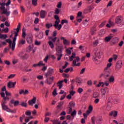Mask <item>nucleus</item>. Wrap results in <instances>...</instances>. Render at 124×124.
Listing matches in <instances>:
<instances>
[{
    "mask_svg": "<svg viewBox=\"0 0 124 124\" xmlns=\"http://www.w3.org/2000/svg\"><path fill=\"white\" fill-rule=\"evenodd\" d=\"M112 66V63H108L107 67L104 69V73L101 74L99 76V78H102L103 77L105 79H109V77L111 76V72L109 70V67Z\"/></svg>",
    "mask_w": 124,
    "mask_h": 124,
    "instance_id": "f257e3e1",
    "label": "nucleus"
},
{
    "mask_svg": "<svg viewBox=\"0 0 124 124\" xmlns=\"http://www.w3.org/2000/svg\"><path fill=\"white\" fill-rule=\"evenodd\" d=\"M102 55V53L100 52V50H98L97 48H95L93 51V62H96V63H98V59H100Z\"/></svg>",
    "mask_w": 124,
    "mask_h": 124,
    "instance_id": "f03ea898",
    "label": "nucleus"
},
{
    "mask_svg": "<svg viewBox=\"0 0 124 124\" xmlns=\"http://www.w3.org/2000/svg\"><path fill=\"white\" fill-rule=\"evenodd\" d=\"M58 42H60V39H58L56 41V50L57 52V60L58 61H61V59H62V51H63V48L62 46H58Z\"/></svg>",
    "mask_w": 124,
    "mask_h": 124,
    "instance_id": "7ed1b4c3",
    "label": "nucleus"
},
{
    "mask_svg": "<svg viewBox=\"0 0 124 124\" xmlns=\"http://www.w3.org/2000/svg\"><path fill=\"white\" fill-rule=\"evenodd\" d=\"M5 3H1V7H0V9L1 10L0 13L1 14H5L6 16H9L10 15V12L8 11L7 10L5 9Z\"/></svg>",
    "mask_w": 124,
    "mask_h": 124,
    "instance_id": "20e7f679",
    "label": "nucleus"
},
{
    "mask_svg": "<svg viewBox=\"0 0 124 124\" xmlns=\"http://www.w3.org/2000/svg\"><path fill=\"white\" fill-rule=\"evenodd\" d=\"M49 39H51V41H48V45L51 49H53L55 47V45H54V43L53 42H56V40L58 39V37H49Z\"/></svg>",
    "mask_w": 124,
    "mask_h": 124,
    "instance_id": "39448f33",
    "label": "nucleus"
},
{
    "mask_svg": "<svg viewBox=\"0 0 124 124\" xmlns=\"http://www.w3.org/2000/svg\"><path fill=\"white\" fill-rule=\"evenodd\" d=\"M18 56L21 60H28L29 59V55L27 53H24L22 51L19 53Z\"/></svg>",
    "mask_w": 124,
    "mask_h": 124,
    "instance_id": "423d86ee",
    "label": "nucleus"
},
{
    "mask_svg": "<svg viewBox=\"0 0 124 124\" xmlns=\"http://www.w3.org/2000/svg\"><path fill=\"white\" fill-rule=\"evenodd\" d=\"M60 22H61V20L60 19L56 20V21H55V24H54V25H53V26L55 27V28L57 29L58 30V31H60L62 28V24L59 25V24H60Z\"/></svg>",
    "mask_w": 124,
    "mask_h": 124,
    "instance_id": "0eeeda50",
    "label": "nucleus"
},
{
    "mask_svg": "<svg viewBox=\"0 0 124 124\" xmlns=\"http://www.w3.org/2000/svg\"><path fill=\"white\" fill-rule=\"evenodd\" d=\"M123 64V62H122V61H118L115 66V70L116 71H119L121 68H122V65Z\"/></svg>",
    "mask_w": 124,
    "mask_h": 124,
    "instance_id": "6e6552de",
    "label": "nucleus"
},
{
    "mask_svg": "<svg viewBox=\"0 0 124 124\" xmlns=\"http://www.w3.org/2000/svg\"><path fill=\"white\" fill-rule=\"evenodd\" d=\"M80 61V58L77 57L76 59L74 60L73 61V66H80V63H77L76 62H78Z\"/></svg>",
    "mask_w": 124,
    "mask_h": 124,
    "instance_id": "1a4fd4ad",
    "label": "nucleus"
},
{
    "mask_svg": "<svg viewBox=\"0 0 124 124\" xmlns=\"http://www.w3.org/2000/svg\"><path fill=\"white\" fill-rule=\"evenodd\" d=\"M6 103H7L1 102V108L3 110H4V111H6L7 112V110H8V109H9V108H8V106L7 105H6Z\"/></svg>",
    "mask_w": 124,
    "mask_h": 124,
    "instance_id": "9d476101",
    "label": "nucleus"
},
{
    "mask_svg": "<svg viewBox=\"0 0 124 124\" xmlns=\"http://www.w3.org/2000/svg\"><path fill=\"white\" fill-rule=\"evenodd\" d=\"M47 15V12L44 10H42L40 13V18L41 19H44Z\"/></svg>",
    "mask_w": 124,
    "mask_h": 124,
    "instance_id": "9b49d317",
    "label": "nucleus"
},
{
    "mask_svg": "<svg viewBox=\"0 0 124 124\" xmlns=\"http://www.w3.org/2000/svg\"><path fill=\"white\" fill-rule=\"evenodd\" d=\"M16 40H17V37H14L13 40V43L12 45V50L14 51L15 49V46L16 45Z\"/></svg>",
    "mask_w": 124,
    "mask_h": 124,
    "instance_id": "f8f14e48",
    "label": "nucleus"
},
{
    "mask_svg": "<svg viewBox=\"0 0 124 124\" xmlns=\"http://www.w3.org/2000/svg\"><path fill=\"white\" fill-rule=\"evenodd\" d=\"M35 102H36V97H33V99L31 100H29L28 101V103L29 105H30L31 106H32L33 104H35Z\"/></svg>",
    "mask_w": 124,
    "mask_h": 124,
    "instance_id": "ddd939ff",
    "label": "nucleus"
},
{
    "mask_svg": "<svg viewBox=\"0 0 124 124\" xmlns=\"http://www.w3.org/2000/svg\"><path fill=\"white\" fill-rule=\"evenodd\" d=\"M20 28H21V23H18L17 29H15L16 31V32H15V37H17V36H18V32L20 31Z\"/></svg>",
    "mask_w": 124,
    "mask_h": 124,
    "instance_id": "4468645a",
    "label": "nucleus"
},
{
    "mask_svg": "<svg viewBox=\"0 0 124 124\" xmlns=\"http://www.w3.org/2000/svg\"><path fill=\"white\" fill-rule=\"evenodd\" d=\"M15 85H16V82H12L10 81L8 83V88L9 89H11V88H14L15 87Z\"/></svg>",
    "mask_w": 124,
    "mask_h": 124,
    "instance_id": "2eb2a0df",
    "label": "nucleus"
},
{
    "mask_svg": "<svg viewBox=\"0 0 124 124\" xmlns=\"http://www.w3.org/2000/svg\"><path fill=\"white\" fill-rule=\"evenodd\" d=\"M109 116L110 117L113 116L114 118H116L117 116H118V111L113 110L109 113Z\"/></svg>",
    "mask_w": 124,
    "mask_h": 124,
    "instance_id": "dca6fc26",
    "label": "nucleus"
},
{
    "mask_svg": "<svg viewBox=\"0 0 124 124\" xmlns=\"http://www.w3.org/2000/svg\"><path fill=\"white\" fill-rule=\"evenodd\" d=\"M108 93V89L105 88L101 90V94L102 96H104L106 93Z\"/></svg>",
    "mask_w": 124,
    "mask_h": 124,
    "instance_id": "f3484780",
    "label": "nucleus"
},
{
    "mask_svg": "<svg viewBox=\"0 0 124 124\" xmlns=\"http://www.w3.org/2000/svg\"><path fill=\"white\" fill-rule=\"evenodd\" d=\"M61 39L62 40H63V43L64 45H69V41H68V40L65 39V38H64L63 37H62L61 38Z\"/></svg>",
    "mask_w": 124,
    "mask_h": 124,
    "instance_id": "a211bd4d",
    "label": "nucleus"
},
{
    "mask_svg": "<svg viewBox=\"0 0 124 124\" xmlns=\"http://www.w3.org/2000/svg\"><path fill=\"white\" fill-rule=\"evenodd\" d=\"M100 96V93L98 92H94L93 93V98H98Z\"/></svg>",
    "mask_w": 124,
    "mask_h": 124,
    "instance_id": "6ab92c4d",
    "label": "nucleus"
},
{
    "mask_svg": "<svg viewBox=\"0 0 124 124\" xmlns=\"http://www.w3.org/2000/svg\"><path fill=\"white\" fill-rule=\"evenodd\" d=\"M116 24H120V23H123L124 21L121 19V17L118 16L116 19Z\"/></svg>",
    "mask_w": 124,
    "mask_h": 124,
    "instance_id": "aec40b11",
    "label": "nucleus"
},
{
    "mask_svg": "<svg viewBox=\"0 0 124 124\" xmlns=\"http://www.w3.org/2000/svg\"><path fill=\"white\" fill-rule=\"evenodd\" d=\"M27 41L28 43H29V44L32 43V38L31 36H27Z\"/></svg>",
    "mask_w": 124,
    "mask_h": 124,
    "instance_id": "412c9836",
    "label": "nucleus"
},
{
    "mask_svg": "<svg viewBox=\"0 0 124 124\" xmlns=\"http://www.w3.org/2000/svg\"><path fill=\"white\" fill-rule=\"evenodd\" d=\"M111 42L112 44H117V43L118 42H119V38L115 37V38H113L112 39Z\"/></svg>",
    "mask_w": 124,
    "mask_h": 124,
    "instance_id": "4be33fe9",
    "label": "nucleus"
},
{
    "mask_svg": "<svg viewBox=\"0 0 124 124\" xmlns=\"http://www.w3.org/2000/svg\"><path fill=\"white\" fill-rule=\"evenodd\" d=\"M11 103L14 104V106H17V105L20 103V102H19V101H14V100H12L11 101Z\"/></svg>",
    "mask_w": 124,
    "mask_h": 124,
    "instance_id": "5701e85b",
    "label": "nucleus"
},
{
    "mask_svg": "<svg viewBox=\"0 0 124 124\" xmlns=\"http://www.w3.org/2000/svg\"><path fill=\"white\" fill-rule=\"evenodd\" d=\"M108 82H109V83H114V82H115V77L113 76H111L108 78Z\"/></svg>",
    "mask_w": 124,
    "mask_h": 124,
    "instance_id": "b1692460",
    "label": "nucleus"
},
{
    "mask_svg": "<svg viewBox=\"0 0 124 124\" xmlns=\"http://www.w3.org/2000/svg\"><path fill=\"white\" fill-rule=\"evenodd\" d=\"M62 83H63V80L60 81L57 83L58 87H59L60 90L62 88Z\"/></svg>",
    "mask_w": 124,
    "mask_h": 124,
    "instance_id": "393cba45",
    "label": "nucleus"
},
{
    "mask_svg": "<svg viewBox=\"0 0 124 124\" xmlns=\"http://www.w3.org/2000/svg\"><path fill=\"white\" fill-rule=\"evenodd\" d=\"M95 31H96V29L95 27L91 28V33L92 35H94V33H95Z\"/></svg>",
    "mask_w": 124,
    "mask_h": 124,
    "instance_id": "a878e982",
    "label": "nucleus"
},
{
    "mask_svg": "<svg viewBox=\"0 0 124 124\" xmlns=\"http://www.w3.org/2000/svg\"><path fill=\"white\" fill-rule=\"evenodd\" d=\"M112 38L113 36H108L105 38V41H106V42H109V41H110V40H111V39H112Z\"/></svg>",
    "mask_w": 124,
    "mask_h": 124,
    "instance_id": "bb28decb",
    "label": "nucleus"
},
{
    "mask_svg": "<svg viewBox=\"0 0 124 124\" xmlns=\"http://www.w3.org/2000/svg\"><path fill=\"white\" fill-rule=\"evenodd\" d=\"M6 42H8L9 44L10 47L12 48V41L10 39H7L6 40Z\"/></svg>",
    "mask_w": 124,
    "mask_h": 124,
    "instance_id": "cd10ccee",
    "label": "nucleus"
},
{
    "mask_svg": "<svg viewBox=\"0 0 124 124\" xmlns=\"http://www.w3.org/2000/svg\"><path fill=\"white\" fill-rule=\"evenodd\" d=\"M26 43V40H25L23 39H21L19 41V45H24V44H25Z\"/></svg>",
    "mask_w": 124,
    "mask_h": 124,
    "instance_id": "c85d7f7f",
    "label": "nucleus"
},
{
    "mask_svg": "<svg viewBox=\"0 0 124 124\" xmlns=\"http://www.w3.org/2000/svg\"><path fill=\"white\" fill-rule=\"evenodd\" d=\"M53 26V24L52 23H47L46 24V29H50V28H52V27Z\"/></svg>",
    "mask_w": 124,
    "mask_h": 124,
    "instance_id": "c756f323",
    "label": "nucleus"
},
{
    "mask_svg": "<svg viewBox=\"0 0 124 124\" xmlns=\"http://www.w3.org/2000/svg\"><path fill=\"white\" fill-rule=\"evenodd\" d=\"M76 57V54H75V52H73L72 53V55L69 58V60H70V62H72V61H73V59Z\"/></svg>",
    "mask_w": 124,
    "mask_h": 124,
    "instance_id": "7c9ffc66",
    "label": "nucleus"
},
{
    "mask_svg": "<svg viewBox=\"0 0 124 124\" xmlns=\"http://www.w3.org/2000/svg\"><path fill=\"white\" fill-rule=\"evenodd\" d=\"M26 35H27V34H26V29L23 28V29H22V37H23V38H26Z\"/></svg>",
    "mask_w": 124,
    "mask_h": 124,
    "instance_id": "2f4dec72",
    "label": "nucleus"
},
{
    "mask_svg": "<svg viewBox=\"0 0 124 124\" xmlns=\"http://www.w3.org/2000/svg\"><path fill=\"white\" fill-rule=\"evenodd\" d=\"M8 96H5L3 98V100H2L1 102H5L7 103V100H9V97H7Z\"/></svg>",
    "mask_w": 124,
    "mask_h": 124,
    "instance_id": "473e14b6",
    "label": "nucleus"
},
{
    "mask_svg": "<svg viewBox=\"0 0 124 124\" xmlns=\"http://www.w3.org/2000/svg\"><path fill=\"white\" fill-rule=\"evenodd\" d=\"M53 73H54V69L51 68H49L47 70V74H53Z\"/></svg>",
    "mask_w": 124,
    "mask_h": 124,
    "instance_id": "72a5a7b5",
    "label": "nucleus"
},
{
    "mask_svg": "<svg viewBox=\"0 0 124 124\" xmlns=\"http://www.w3.org/2000/svg\"><path fill=\"white\" fill-rule=\"evenodd\" d=\"M102 122V119L100 118H98L96 120V123L97 124H101Z\"/></svg>",
    "mask_w": 124,
    "mask_h": 124,
    "instance_id": "f704fd0d",
    "label": "nucleus"
},
{
    "mask_svg": "<svg viewBox=\"0 0 124 124\" xmlns=\"http://www.w3.org/2000/svg\"><path fill=\"white\" fill-rule=\"evenodd\" d=\"M68 21L66 19H62L61 21V25L62 26L63 24H68Z\"/></svg>",
    "mask_w": 124,
    "mask_h": 124,
    "instance_id": "c9c22d12",
    "label": "nucleus"
},
{
    "mask_svg": "<svg viewBox=\"0 0 124 124\" xmlns=\"http://www.w3.org/2000/svg\"><path fill=\"white\" fill-rule=\"evenodd\" d=\"M37 0H32V4L34 6H36V5H37Z\"/></svg>",
    "mask_w": 124,
    "mask_h": 124,
    "instance_id": "e433bc0d",
    "label": "nucleus"
},
{
    "mask_svg": "<svg viewBox=\"0 0 124 124\" xmlns=\"http://www.w3.org/2000/svg\"><path fill=\"white\" fill-rule=\"evenodd\" d=\"M7 38V35L6 34H0V38L5 39Z\"/></svg>",
    "mask_w": 124,
    "mask_h": 124,
    "instance_id": "4c0bfd02",
    "label": "nucleus"
},
{
    "mask_svg": "<svg viewBox=\"0 0 124 124\" xmlns=\"http://www.w3.org/2000/svg\"><path fill=\"white\" fill-rule=\"evenodd\" d=\"M83 25H84V26H85V27H87L89 23V21L88 20H87V19H85L83 22Z\"/></svg>",
    "mask_w": 124,
    "mask_h": 124,
    "instance_id": "58836bf2",
    "label": "nucleus"
},
{
    "mask_svg": "<svg viewBox=\"0 0 124 124\" xmlns=\"http://www.w3.org/2000/svg\"><path fill=\"white\" fill-rule=\"evenodd\" d=\"M41 65L45 66V64L43 63V61H40L38 63V66H41Z\"/></svg>",
    "mask_w": 124,
    "mask_h": 124,
    "instance_id": "ea45409f",
    "label": "nucleus"
},
{
    "mask_svg": "<svg viewBox=\"0 0 124 124\" xmlns=\"http://www.w3.org/2000/svg\"><path fill=\"white\" fill-rule=\"evenodd\" d=\"M69 107H71L72 108L74 107V106H75V103L73 102H70L69 103Z\"/></svg>",
    "mask_w": 124,
    "mask_h": 124,
    "instance_id": "a19ab883",
    "label": "nucleus"
},
{
    "mask_svg": "<svg viewBox=\"0 0 124 124\" xmlns=\"http://www.w3.org/2000/svg\"><path fill=\"white\" fill-rule=\"evenodd\" d=\"M32 48H33V46L30 45L28 47V52H31V50H32Z\"/></svg>",
    "mask_w": 124,
    "mask_h": 124,
    "instance_id": "79ce46f5",
    "label": "nucleus"
},
{
    "mask_svg": "<svg viewBox=\"0 0 124 124\" xmlns=\"http://www.w3.org/2000/svg\"><path fill=\"white\" fill-rule=\"evenodd\" d=\"M98 44V40H95L94 42H93V46L94 47L97 46Z\"/></svg>",
    "mask_w": 124,
    "mask_h": 124,
    "instance_id": "37998d69",
    "label": "nucleus"
},
{
    "mask_svg": "<svg viewBox=\"0 0 124 124\" xmlns=\"http://www.w3.org/2000/svg\"><path fill=\"white\" fill-rule=\"evenodd\" d=\"M76 110H74V111H73L71 115L72 116V117H73V118H74V117H75V116H76Z\"/></svg>",
    "mask_w": 124,
    "mask_h": 124,
    "instance_id": "c03bdc74",
    "label": "nucleus"
},
{
    "mask_svg": "<svg viewBox=\"0 0 124 124\" xmlns=\"http://www.w3.org/2000/svg\"><path fill=\"white\" fill-rule=\"evenodd\" d=\"M16 76V75L15 74H11L9 75L8 77V79H12V78H14Z\"/></svg>",
    "mask_w": 124,
    "mask_h": 124,
    "instance_id": "a18cd8bd",
    "label": "nucleus"
},
{
    "mask_svg": "<svg viewBox=\"0 0 124 124\" xmlns=\"http://www.w3.org/2000/svg\"><path fill=\"white\" fill-rule=\"evenodd\" d=\"M93 6H90L89 7H88V12H91L92 11V10H93Z\"/></svg>",
    "mask_w": 124,
    "mask_h": 124,
    "instance_id": "49530a36",
    "label": "nucleus"
},
{
    "mask_svg": "<svg viewBox=\"0 0 124 124\" xmlns=\"http://www.w3.org/2000/svg\"><path fill=\"white\" fill-rule=\"evenodd\" d=\"M61 12V10L59 9L58 8H56L55 10V14H59Z\"/></svg>",
    "mask_w": 124,
    "mask_h": 124,
    "instance_id": "de8ad7c7",
    "label": "nucleus"
},
{
    "mask_svg": "<svg viewBox=\"0 0 124 124\" xmlns=\"http://www.w3.org/2000/svg\"><path fill=\"white\" fill-rule=\"evenodd\" d=\"M41 44V42H38L37 40H35V45H37V46H39Z\"/></svg>",
    "mask_w": 124,
    "mask_h": 124,
    "instance_id": "09e8293b",
    "label": "nucleus"
},
{
    "mask_svg": "<svg viewBox=\"0 0 124 124\" xmlns=\"http://www.w3.org/2000/svg\"><path fill=\"white\" fill-rule=\"evenodd\" d=\"M91 120L93 124H95V117L93 116L91 118Z\"/></svg>",
    "mask_w": 124,
    "mask_h": 124,
    "instance_id": "8fccbe9b",
    "label": "nucleus"
},
{
    "mask_svg": "<svg viewBox=\"0 0 124 124\" xmlns=\"http://www.w3.org/2000/svg\"><path fill=\"white\" fill-rule=\"evenodd\" d=\"M66 52L68 55H71V50H70V48H68L66 49Z\"/></svg>",
    "mask_w": 124,
    "mask_h": 124,
    "instance_id": "3c124183",
    "label": "nucleus"
},
{
    "mask_svg": "<svg viewBox=\"0 0 124 124\" xmlns=\"http://www.w3.org/2000/svg\"><path fill=\"white\" fill-rule=\"evenodd\" d=\"M25 115H26V116H31V112L30 110H28L25 112Z\"/></svg>",
    "mask_w": 124,
    "mask_h": 124,
    "instance_id": "603ef678",
    "label": "nucleus"
},
{
    "mask_svg": "<svg viewBox=\"0 0 124 124\" xmlns=\"http://www.w3.org/2000/svg\"><path fill=\"white\" fill-rule=\"evenodd\" d=\"M49 59V56L48 55H46V57H45V58L44 59V62H47L48 61V60Z\"/></svg>",
    "mask_w": 124,
    "mask_h": 124,
    "instance_id": "864d4df0",
    "label": "nucleus"
},
{
    "mask_svg": "<svg viewBox=\"0 0 124 124\" xmlns=\"http://www.w3.org/2000/svg\"><path fill=\"white\" fill-rule=\"evenodd\" d=\"M85 71H86V68H82L80 71V75L84 74V73H85Z\"/></svg>",
    "mask_w": 124,
    "mask_h": 124,
    "instance_id": "5fc2aeb1",
    "label": "nucleus"
},
{
    "mask_svg": "<svg viewBox=\"0 0 124 124\" xmlns=\"http://www.w3.org/2000/svg\"><path fill=\"white\" fill-rule=\"evenodd\" d=\"M21 106H22L23 107H27V106H28V104L27 103H25V102H22L21 104Z\"/></svg>",
    "mask_w": 124,
    "mask_h": 124,
    "instance_id": "6e6d98bb",
    "label": "nucleus"
},
{
    "mask_svg": "<svg viewBox=\"0 0 124 124\" xmlns=\"http://www.w3.org/2000/svg\"><path fill=\"white\" fill-rule=\"evenodd\" d=\"M53 95H54V96H56V95H57L58 94V93H57V89H55L53 93H52Z\"/></svg>",
    "mask_w": 124,
    "mask_h": 124,
    "instance_id": "4d7b16f0",
    "label": "nucleus"
},
{
    "mask_svg": "<svg viewBox=\"0 0 124 124\" xmlns=\"http://www.w3.org/2000/svg\"><path fill=\"white\" fill-rule=\"evenodd\" d=\"M78 93H82L83 92V89H82L81 88H79L78 90Z\"/></svg>",
    "mask_w": 124,
    "mask_h": 124,
    "instance_id": "13d9d810",
    "label": "nucleus"
},
{
    "mask_svg": "<svg viewBox=\"0 0 124 124\" xmlns=\"http://www.w3.org/2000/svg\"><path fill=\"white\" fill-rule=\"evenodd\" d=\"M44 121L45 123H48L50 121V118L46 117Z\"/></svg>",
    "mask_w": 124,
    "mask_h": 124,
    "instance_id": "bf43d9fd",
    "label": "nucleus"
},
{
    "mask_svg": "<svg viewBox=\"0 0 124 124\" xmlns=\"http://www.w3.org/2000/svg\"><path fill=\"white\" fill-rule=\"evenodd\" d=\"M56 36H57V31H53L52 36L51 37L54 38V37H56Z\"/></svg>",
    "mask_w": 124,
    "mask_h": 124,
    "instance_id": "052dcab7",
    "label": "nucleus"
},
{
    "mask_svg": "<svg viewBox=\"0 0 124 124\" xmlns=\"http://www.w3.org/2000/svg\"><path fill=\"white\" fill-rule=\"evenodd\" d=\"M46 82L48 84V85H51V84H52V82L50 81V78H46Z\"/></svg>",
    "mask_w": 124,
    "mask_h": 124,
    "instance_id": "680f3d73",
    "label": "nucleus"
},
{
    "mask_svg": "<svg viewBox=\"0 0 124 124\" xmlns=\"http://www.w3.org/2000/svg\"><path fill=\"white\" fill-rule=\"evenodd\" d=\"M25 118V115H23L22 117H20V122H21V123H23V120H24V119Z\"/></svg>",
    "mask_w": 124,
    "mask_h": 124,
    "instance_id": "e2e57ef3",
    "label": "nucleus"
},
{
    "mask_svg": "<svg viewBox=\"0 0 124 124\" xmlns=\"http://www.w3.org/2000/svg\"><path fill=\"white\" fill-rule=\"evenodd\" d=\"M7 112H10V113H15V112H16V110L15 109L14 110H12L9 108L8 110H7Z\"/></svg>",
    "mask_w": 124,
    "mask_h": 124,
    "instance_id": "0e129e2a",
    "label": "nucleus"
},
{
    "mask_svg": "<svg viewBox=\"0 0 124 124\" xmlns=\"http://www.w3.org/2000/svg\"><path fill=\"white\" fill-rule=\"evenodd\" d=\"M4 63L5 64H7V65H10V62L8 61V60L4 61Z\"/></svg>",
    "mask_w": 124,
    "mask_h": 124,
    "instance_id": "69168bd1",
    "label": "nucleus"
},
{
    "mask_svg": "<svg viewBox=\"0 0 124 124\" xmlns=\"http://www.w3.org/2000/svg\"><path fill=\"white\" fill-rule=\"evenodd\" d=\"M77 20L78 23H81V22H82V18L77 17Z\"/></svg>",
    "mask_w": 124,
    "mask_h": 124,
    "instance_id": "338daca9",
    "label": "nucleus"
},
{
    "mask_svg": "<svg viewBox=\"0 0 124 124\" xmlns=\"http://www.w3.org/2000/svg\"><path fill=\"white\" fill-rule=\"evenodd\" d=\"M94 0H86L87 3L91 4L92 2H93Z\"/></svg>",
    "mask_w": 124,
    "mask_h": 124,
    "instance_id": "774afa93",
    "label": "nucleus"
}]
</instances>
